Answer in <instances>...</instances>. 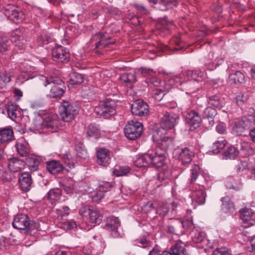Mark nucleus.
<instances>
[{"label": "nucleus", "instance_id": "obj_1", "mask_svg": "<svg viewBox=\"0 0 255 255\" xmlns=\"http://www.w3.org/2000/svg\"><path fill=\"white\" fill-rule=\"evenodd\" d=\"M167 131L163 128H156L152 136L153 141L156 142V147L166 151L173 146V139L166 135Z\"/></svg>", "mask_w": 255, "mask_h": 255}, {"label": "nucleus", "instance_id": "obj_2", "mask_svg": "<svg viewBox=\"0 0 255 255\" xmlns=\"http://www.w3.org/2000/svg\"><path fill=\"white\" fill-rule=\"evenodd\" d=\"M4 14L15 23L21 22L25 18L24 12L16 6L7 4L3 6Z\"/></svg>", "mask_w": 255, "mask_h": 255}, {"label": "nucleus", "instance_id": "obj_3", "mask_svg": "<svg viewBox=\"0 0 255 255\" xmlns=\"http://www.w3.org/2000/svg\"><path fill=\"white\" fill-rule=\"evenodd\" d=\"M142 131L141 123L133 121L129 122L125 128V136L130 140H134L139 137Z\"/></svg>", "mask_w": 255, "mask_h": 255}, {"label": "nucleus", "instance_id": "obj_4", "mask_svg": "<svg viewBox=\"0 0 255 255\" xmlns=\"http://www.w3.org/2000/svg\"><path fill=\"white\" fill-rule=\"evenodd\" d=\"M45 80L46 84H44L45 86L51 83L54 84L50 92V97L53 98L60 99L64 94V90L63 88L59 85H61L63 81L59 77H53L49 79L46 78Z\"/></svg>", "mask_w": 255, "mask_h": 255}, {"label": "nucleus", "instance_id": "obj_5", "mask_svg": "<svg viewBox=\"0 0 255 255\" xmlns=\"http://www.w3.org/2000/svg\"><path fill=\"white\" fill-rule=\"evenodd\" d=\"M185 122L189 130L193 131L200 127L202 119L198 112L191 110L187 112Z\"/></svg>", "mask_w": 255, "mask_h": 255}, {"label": "nucleus", "instance_id": "obj_6", "mask_svg": "<svg viewBox=\"0 0 255 255\" xmlns=\"http://www.w3.org/2000/svg\"><path fill=\"white\" fill-rule=\"evenodd\" d=\"M179 119L178 115L173 112H165L161 119L160 128L172 129L177 124Z\"/></svg>", "mask_w": 255, "mask_h": 255}, {"label": "nucleus", "instance_id": "obj_7", "mask_svg": "<svg viewBox=\"0 0 255 255\" xmlns=\"http://www.w3.org/2000/svg\"><path fill=\"white\" fill-rule=\"evenodd\" d=\"M131 112L133 115L142 117L147 115L149 111L148 105L142 100L138 99L132 104Z\"/></svg>", "mask_w": 255, "mask_h": 255}, {"label": "nucleus", "instance_id": "obj_8", "mask_svg": "<svg viewBox=\"0 0 255 255\" xmlns=\"http://www.w3.org/2000/svg\"><path fill=\"white\" fill-rule=\"evenodd\" d=\"M95 112L97 115L105 118L113 116L116 113L111 104L106 101L100 102L99 105L95 108Z\"/></svg>", "mask_w": 255, "mask_h": 255}, {"label": "nucleus", "instance_id": "obj_9", "mask_svg": "<svg viewBox=\"0 0 255 255\" xmlns=\"http://www.w3.org/2000/svg\"><path fill=\"white\" fill-rule=\"evenodd\" d=\"M240 218L243 220L242 226L244 228H248L254 225L252 218L254 212L251 208L245 207L240 210Z\"/></svg>", "mask_w": 255, "mask_h": 255}, {"label": "nucleus", "instance_id": "obj_10", "mask_svg": "<svg viewBox=\"0 0 255 255\" xmlns=\"http://www.w3.org/2000/svg\"><path fill=\"white\" fill-rule=\"evenodd\" d=\"M30 219L25 214H19L16 215L12 223L14 228L19 230H24L29 225Z\"/></svg>", "mask_w": 255, "mask_h": 255}, {"label": "nucleus", "instance_id": "obj_11", "mask_svg": "<svg viewBox=\"0 0 255 255\" xmlns=\"http://www.w3.org/2000/svg\"><path fill=\"white\" fill-rule=\"evenodd\" d=\"M11 41L15 46L22 48L23 46L26 42L23 30L20 28H17L13 30L11 33Z\"/></svg>", "mask_w": 255, "mask_h": 255}, {"label": "nucleus", "instance_id": "obj_12", "mask_svg": "<svg viewBox=\"0 0 255 255\" xmlns=\"http://www.w3.org/2000/svg\"><path fill=\"white\" fill-rule=\"evenodd\" d=\"M18 183L21 189L23 191H28L32 184L31 175L28 172H23L18 174Z\"/></svg>", "mask_w": 255, "mask_h": 255}, {"label": "nucleus", "instance_id": "obj_13", "mask_svg": "<svg viewBox=\"0 0 255 255\" xmlns=\"http://www.w3.org/2000/svg\"><path fill=\"white\" fill-rule=\"evenodd\" d=\"M255 122V119L252 116L248 117H245L239 121L236 125V128L237 133H241L244 131L245 129H249L252 126L254 125Z\"/></svg>", "mask_w": 255, "mask_h": 255}, {"label": "nucleus", "instance_id": "obj_14", "mask_svg": "<svg viewBox=\"0 0 255 255\" xmlns=\"http://www.w3.org/2000/svg\"><path fill=\"white\" fill-rule=\"evenodd\" d=\"M65 177L71 179L73 177V169L74 167L75 160L69 152L65 154Z\"/></svg>", "mask_w": 255, "mask_h": 255}, {"label": "nucleus", "instance_id": "obj_15", "mask_svg": "<svg viewBox=\"0 0 255 255\" xmlns=\"http://www.w3.org/2000/svg\"><path fill=\"white\" fill-rule=\"evenodd\" d=\"M155 5V7L160 10H166L172 8L177 4V0H148Z\"/></svg>", "mask_w": 255, "mask_h": 255}, {"label": "nucleus", "instance_id": "obj_16", "mask_svg": "<svg viewBox=\"0 0 255 255\" xmlns=\"http://www.w3.org/2000/svg\"><path fill=\"white\" fill-rule=\"evenodd\" d=\"M97 163L100 165L107 166L110 163V152L105 148H100L97 151Z\"/></svg>", "mask_w": 255, "mask_h": 255}, {"label": "nucleus", "instance_id": "obj_17", "mask_svg": "<svg viewBox=\"0 0 255 255\" xmlns=\"http://www.w3.org/2000/svg\"><path fill=\"white\" fill-rule=\"evenodd\" d=\"M78 108L65 101V122H69L74 119L78 113Z\"/></svg>", "mask_w": 255, "mask_h": 255}, {"label": "nucleus", "instance_id": "obj_18", "mask_svg": "<svg viewBox=\"0 0 255 255\" xmlns=\"http://www.w3.org/2000/svg\"><path fill=\"white\" fill-rule=\"evenodd\" d=\"M120 226V222L118 218L112 217L107 219L105 228L107 230L112 232L113 236H117L118 228Z\"/></svg>", "mask_w": 255, "mask_h": 255}, {"label": "nucleus", "instance_id": "obj_19", "mask_svg": "<svg viewBox=\"0 0 255 255\" xmlns=\"http://www.w3.org/2000/svg\"><path fill=\"white\" fill-rule=\"evenodd\" d=\"M194 156V152L188 147H184L181 149L179 153L178 159L183 164L190 163Z\"/></svg>", "mask_w": 255, "mask_h": 255}, {"label": "nucleus", "instance_id": "obj_20", "mask_svg": "<svg viewBox=\"0 0 255 255\" xmlns=\"http://www.w3.org/2000/svg\"><path fill=\"white\" fill-rule=\"evenodd\" d=\"M165 78L168 80L169 84L171 85L176 84L177 87L186 82V78L184 72L179 74V75L167 76V77Z\"/></svg>", "mask_w": 255, "mask_h": 255}, {"label": "nucleus", "instance_id": "obj_21", "mask_svg": "<svg viewBox=\"0 0 255 255\" xmlns=\"http://www.w3.org/2000/svg\"><path fill=\"white\" fill-rule=\"evenodd\" d=\"M24 166V162L16 157L10 158L8 159V167L12 172H16Z\"/></svg>", "mask_w": 255, "mask_h": 255}, {"label": "nucleus", "instance_id": "obj_22", "mask_svg": "<svg viewBox=\"0 0 255 255\" xmlns=\"http://www.w3.org/2000/svg\"><path fill=\"white\" fill-rule=\"evenodd\" d=\"M169 233L176 235H182V221L178 219L171 221L167 226Z\"/></svg>", "mask_w": 255, "mask_h": 255}, {"label": "nucleus", "instance_id": "obj_23", "mask_svg": "<svg viewBox=\"0 0 255 255\" xmlns=\"http://www.w3.org/2000/svg\"><path fill=\"white\" fill-rule=\"evenodd\" d=\"M13 131L12 128H0V144H5L12 139Z\"/></svg>", "mask_w": 255, "mask_h": 255}, {"label": "nucleus", "instance_id": "obj_24", "mask_svg": "<svg viewBox=\"0 0 255 255\" xmlns=\"http://www.w3.org/2000/svg\"><path fill=\"white\" fill-rule=\"evenodd\" d=\"M151 161L150 154H145L137 157L134 161V164L138 167H148L150 166Z\"/></svg>", "mask_w": 255, "mask_h": 255}, {"label": "nucleus", "instance_id": "obj_25", "mask_svg": "<svg viewBox=\"0 0 255 255\" xmlns=\"http://www.w3.org/2000/svg\"><path fill=\"white\" fill-rule=\"evenodd\" d=\"M95 38L99 39V41L96 44V48H99L100 46L103 47L109 46V45L114 44L115 41L108 42L110 39L109 36H106L105 34L99 32L95 36Z\"/></svg>", "mask_w": 255, "mask_h": 255}, {"label": "nucleus", "instance_id": "obj_26", "mask_svg": "<svg viewBox=\"0 0 255 255\" xmlns=\"http://www.w3.org/2000/svg\"><path fill=\"white\" fill-rule=\"evenodd\" d=\"M151 164L150 166L156 168H159L166 165L165 164V157L164 153L152 156L150 155Z\"/></svg>", "mask_w": 255, "mask_h": 255}, {"label": "nucleus", "instance_id": "obj_27", "mask_svg": "<svg viewBox=\"0 0 255 255\" xmlns=\"http://www.w3.org/2000/svg\"><path fill=\"white\" fill-rule=\"evenodd\" d=\"M46 168L51 174L59 173L63 169L62 165L55 160L46 162Z\"/></svg>", "mask_w": 255, "mask_h": 255}, {"label": "nucleus", "instance_id": "obj_28", "mask_svg": "<svg viewBox=\"0 0 255 255\" xmlns=\"http://www.w3.org/2000/svg\"><path fill=\"white\" fill-rule=\"evenodd\" d=\"M185 246L186 245L183 242L181 241H178L171 248L170 250L174 255H188Z\"/></svg>", "mask_w": 255, "mask_h": 255}, {"label": "nucleus", "instance_id": "obj_29", "mask_svg": "<svg viewBox=\"0 0 255 255\" xmlns=\"http://www.w3.org/2000/svg\"><path fill=\"white\" fill-rule=\"evenodd\" d=\"M161 170L158 175V180L163 181L170 178L172 174V167L170 165L166 164L161 167Z\"/></svg>", "mask_w": 255, "mask_h": 255}, {"label": "nucleus", "instance_id": "obj_30", "mask_svg": "<svg viewBox=\"0 0 255 255\" xmlns=\"http://www.w3.org/2000/svg\"><path fill=\"white\" fill-rule=\"evenodd\" d=\"M83 80V76L81 74L76 72L71 73L68 77V86L69 88H72L70 87V85H76L81 84Z\"/></svg>", "mask_w": 255, "mask_h": 255}, {"label": "nucleus", "instance_id": "obj_31", "mask_svg": "<svg viewBox=\"0 0 255 255\" xmlns=\"http://www.w3.org/2000/svg\"><path fill=\"white\" fill-rule=\"evenodd\" d=\"M222 210L225 213L233 212L234 210V205L231 201L229 197L226 196L222 198Z\"/></svg>", "mask_w": 255, "mask_h": 255}, {"label": "nucleus", "instance_id": "obj_32", "mask_svg": "<svg viewBox=\"0 0 255 255\" xmlns=\"http://www.w3.org/2000/svg\"><path fill=\"white\" fill-rule=\"evenodd\" d=\"M52 57L54 61L63 62L64 61V49L62 46L57 45L52 50Z\"/></svg>", "mask_w": 255, "mask_h": 255}, {"label": "nucleus", "instance_id": "obj_33", "mask_svg": "<svg viewBox=\"0 0 255 255\" xmlns=\"http://www.w3.org/2000/svg\"><path fill=\"white\" fill-rule=\"evenodd\" d=\"M229 80L232 83L234 84H244L246 81L245 75L239 71L231 74L229 76Z\"/></svg>", "mask_w": 255, "mask_h": 255}, {"label": "nucleus", "instance_id": "obj_34", "mask_svg": "<svg viewBox=\"0 0 255 255\" xmlns=\"http://www.w3.org/2000/svg\"><path fill=\"white\" fill-rule=\"evenodd\" d=\"M16 148L18 154L22 157L28 155L30 152V147L28 143H17L16 144Z\"/></svg>", "mask_w": 255, "mask_h": 255}, {"label": "nucleus", "instance_id": "obj_35", "mask_svg": "<svg viewBox=\"0 0 255 255\" xmlns=\"http://www.w3.org/2000/svg\"><path fill=\"white\" fill-rule=\"evenodd\" d=\"M111 185L109 183H105L100 187V190L98 191L92 197V200L95 202H99L104 196V191L108 190Z\"/></svg>", "mask_w": 255, "mask_h": 255}, {"label": "nucleus", "instance_id": "obj_36", "mask_svg": "<svg viewBox=\"0 0 255 255\" xmlns=\"http://www.w3.org/2000/svg\"><path fill=\"white\" fill-rule=\"evenodd\" d=\"M86 133L89 136L97 138L100 135V129L95 124H90L86 128Z\"/></svg>", "mask_w": 255, "mask_h": 255}, {"label": "nucleus", "instance_id": "obj_37", "mask_svg": "<svg viewBox=\"0 0 255 255\" xmlns=\"http://www.w3.org/2000/svg\"><path fill=\"white\" fill-rule=\"evenodd\" d=\"M239 154V151L234 146H229L223 153V158L225 159H234Z\"/></svg>", "mask_w": 255, "mask_h": 255}, {"label": "nucleus", "instance_id": "obj_38", "mask_svg": "<svg viewBox=\"0 0 255 255\" xmlns=\"http://www.w3.org/2000/svg\"><path fill=\"white\" fill-rule=\"evenodd\" d=\"M136 76L134 73H125L122 74L120 79L123 83L127 84H131L136 81Z\"/></svg>", "mask_w": 255, "mask_h": 255}, {"label": "nucleus", "instance_id": "obj_39", "mask_svg": "<svg viewBox=\"0 0 255 255\" xmlns=\"http://www.w3.org/2000/svg\"><path fill=\"white\" fill-rule=\"evenodd\" d=\"M62 191L61 189L56 188L51 189L46 195L47 198L51 201L58 200L62 196Z\"/></svg>", "mask_w": 255, "mask_h": 255}, {"label": "nucleus", "instance_id": "obj_40", "mask_svg": "<svg viewBox=\"0 0 255 255\" xmlns=\"http://www.w3.org/2000/svg\"><path fill=\"white\" fill-rule=\"evenodd\" d=\"M56 121L51 116H46L43 120L42 122L39 123L40 128L43 129L44 128L53 129L55 126Z\"/></svg>", "mask_w": 255, "mask_h": 255}, {"label": "nucleus", "instance_id": "obj_41", "mask_svg": "<svg viewBox=\"0 0 255 255\" xmlns=\"http://www.w3.org/2000/svg\"><path fill=\"white\" fill-rule=\"evenodd\" d=\"M194 200L196 202L198 203L199 205H203L205 202V192L203 189H199L195 191L193 193Z\"/></svg>", "mask_w": 255, "mask_h": 255}, {"label": "nucleus", "instance_id": "obj_42", "mask_svg": "<svg viewBox=\"0 0 255 255\" xmlns=\"http://www.w3.org/2000/svg\"><path fill=\"white\" fill-rule=\"evenodd\" d=\"M185 77L186 78V82L193 80L195 81H199L198 78L201 77L203 75V73L198 71H187L184 72Z\"/></svg>", "mask_w": 255, "mask_h": 255}, {"label": "nucleus", "instance_id": "obj_43", "mask_svg": "<svg viewBox=\"0 0 255 255\" xmlns=\"http://www.w3.org/2000/svg\"><path fill=\"white\" fill-rule=\"evenodd\" d=\"M191 234L193 242L197 244L201 243L205 237V233L198 229L193 230Z\"/></svg>", "mask_w": 255, "mask_h": 255}, {"label": "nucleus", "instance_id": "obj_44", "mask_svg": "<svg viewBox=\"0 0 255 255\" xmlns=\"http://www.w3.org/2000/svg\"><path fill=\"white\" fill-rule=\"evenodd\" d=\"M39 161L35 157H29L26 158V163L31 171H35L38 169Z\"/></svg>", "mask_w": 255, "mask_h": 255}, {"label": "nucleus", "instance_id": "obj_45", "mask_svg": "<svg viewBox=\"0 0 255 255\" xmlns=\"http://www.w3.org/2000/svg\"><path fill=\"white\" fill-rule=\"evenodd\" d=\"M17 110V106L11 102H8L7 104V112L8 117L12 120H14L17 117L16 113Z\"/></svg>", "mask_w": 255, "mask_h": 255}, {"label": "nucleus", "instance_id": "obj_46", "mask_svg": "<svg viewBox=\"0 0 255 255\" xmlns=\"http://www.w3.org/2000/svg\"><path fill=\"white\" fill-rule=\"evenodd\" d=\"M75 150L77 155L82 159L86 158L88 156V152L83 143L81 142L78 143L75 146Z\"/></svg>", "mask_w": 255, "mask_h": 255}, {"label": "nucleus", "instance_id": "obj_47", "mask_svg": "<svg viewBox=\"0 0 255 255\" xmlns=\"http://www.w3.org/2000/svg\"><path fill=\"white\" fill-rule=\"evenodd\" d=\"M12 75L10 72L2 71L0 72V88H2L11 80Z\"/></svg>", "mask_w": 255, "mask_h": 255}, {"label": "nucleus", "instance_id": "obj_48", "mask_svg": "<svg viewBox=\"0 0 255 255\" xmlns=\"http://www.w3.org/2000/svg\"><path fill=\"white\" fill-rule=\"evenodd\" d=\"M227 143V141L223 138L216 141L213 145V152L214 153H218L220 150L224 148Z\"/></svg>", "mask_w": 255, "mask_h": 255}, {"label": "nucleus", "instance_id": "obj_49", "mask_svg": "<svg viewBox=\"0 0 255 255\" xmlns=\"http://www.w3.org/2000/svg\"><path fill=\"white\" fill-rule=\"evenodd\" d=\"M89 220L92 223L100 224L102 221L99 212L96 210H92L89 212Z\"/></svg>", "mask_w": 255, "mask_h": 255}, {"label": "nucleus", "instance_id": "obj_50", "mask_svg": "<svg viewBox=\"0 0 255 255\" xmlns=\"http://www.w3.org/2000/svg\"><path fill=\"white\" fill-rule=\"evenodd\" d=\"M182 221V235L184 233L185 230L190 231L194 230V226L192 219H187Z\"/></svg>", "mask_w": 255, "mask_h": 255}, {"label": "nucleus", "instance_id": "obj_51", "mask_svg": "<svg viewBox=\"0 0 255 255\" xmlns=\"http://www.w3.org/2000/svg\"><path fill=\"white\" fill-rule=\"evenodd\" d=\"M39 227V224L34 221H29V225L27 228L25 229V233L27 234H29L30 236L34 235L35 232L34 230H37Z\"/></svg>", "mask_w": 255, "mask_h": 255}, {"label": "nucleus", "instance_id": "obj_52", "mask_svg": "<svg viewBox=\"0 0 255 255\" xmlns=\"http://www.w3.org/2000/svg\"><path fill=\"white\" fill-rule=\"evenodd\" d=\"M11 41L6 37L0 38V53H3L9 48Z\"/></svg>", "mask_w": 255, "mask_h": 255}, {"label": "nucleus", "instance_id": "obj_53", "mask_svg": "<svg viewBox=\"0 0 255 255\" xmlns=\"http://www.w3.org/2000/svg\"><path fill=\"white\" fill-rule=\"evenodd\" d=\"M156 207V213L161 217H164L169 211V207L167 204H161Z\"/></svg>", "mask_w": 255, "mask_h": 255}, {"label": "nucleus", "instance_id": "obj_54", "mask_svg": "<svg viewBox=\"0 0 255 255\" xmlns=\"http://www.w3.org/2000/svg\"><path fill=\"white\" fill-rule=\"evenodd\" d=\"M217 114L216 111L210 107L206 108L203 112V117L206 119H213Z\"/></svg>", "mask_w": 255, "mask_h": 255}, {"label": "nucleus", "instance_id": "obj_55", "mask_svg": "<svg viewBox=\"0 0 255 255\" xmlns=\"http://www.w3.org/2000/svg\"><path fill=\"white\" fill-rule=\"evenodd\" d=\"M157 206V204L155 202H152L151 201L147 202L142 207V211L147 214L154 210V209Z\"/></svg>", "mask_w": 255, "mask_h": 255}, {"label": "nucleus", "instance_id": "obj_56", "mask_svg": "<svg viewBox=\"0 0 255 255\" xmlns=\"http://www.w3.org/2000/svg\"><path fill=\"white\" fill-rule=\"evenodd\" d=\"M209 104L217 108H221L222 105L220 101L219 98L215 95L212 96L208 98Z\"/></svg>", "mask_w": 255, "mask_h": 255}, {"label": "nucleus", "instance_id": "obj_57", "mask_svg": "<svg viewBox=\"0 0 255 255\" xmlns=\"http://www.w3.org/2000/svg\"><path fill=\"white\" fill-rule=\"evenodd\" d=\"M130 170V168L128 166H121L119 170H114L113 173L117 176H121L127 175Z\"/></svg>", "mask_w": 255, "mask_h": 255}, {"label": "nucleus", "instance_id": "obj_58", "mask_svg": "<svg viewBox=\"0 0 255 255\" xmlns=\"http://www.w3.org/2000/svg\"><path fill=\"white\" fill-rule=\"evenodd\" d=\"M153 97L157 101H160L165 95V91L161 89H155L153 91Z\"/></svg>", "mask_w": 255, "mask_h": 255}, {"label": "nucleus", "instance_id": "obj_59", "mask_svg": "<svg viewBox=\"0 0 255 255\" xmlns=\"http://www.w3.org/2000/svg\"><path fill=\"white\" fill-rule=\"evenodd\" d=\"M200 172V168L197 165H194L191 170V178L190 183H192L196 180Z\"/></svg>", "mask_w": 255, "mask_h": 255}, {"label": "nucleus", "instance_id": "obj_60", "mask_svg": "<svg viewBox=\"0 0 255 255\" xmlns=\"http://www.w3.org/2000/svg\"><path fill=\"white\" fill-rule=\"evenodd\" d=\"M146 82L149 86L153 85L154 86H159L161 82V80L155 77H151L146 80Z\"/></svg>", "mask_w": 255, "mask_h": 255}, {"label": "nucleus", "instance_id": "obj_61", "mask_svg": "<svg viewBox=\"0 0 255 255\" xmlns=\"http://www.w3.org/2000/svg\"><path fill=\"white\" fill-rule=\"evenodd\" d=\"M0 178L3 182H9L12 178V174L9 171H2Z\"/></svg>", "mask_w": 255, "mask_h": 255}, {"label": "nucleus", "instance_id": "obj_62", "mask_svg": "<svg viewBox=\"0 0 255 255\" xmlns=\"http://www.w3.org/2000/svg\"><path fill=\"white\" fill-rule=\"evenodd\" d=\"M247 101V96H245L242 93H239L236 97V102L239 106H242Z\"/></svg>", "mask_w": 255, "mask_h": 255}, {"label": "nucleus", "instance_id": "obj_63", "mask_svg": "<svg viewBox=\"0 0 255 255\" xmlns=\"http://www.w3.org/2000/svg\"><path fill=\"white\" fill-rule=\"evenodd\" d=\"M213 255H231V254L227 248H221L215 250Z\"/></svg>", "mask_w": 255, "mask_h": 255}, {"label": "nucleus", "instance_id": "obj_64", "mask_svg": "<svg viewBox=\"0 0 255 255\" xmlns=\"http://www.w3.org/2000/svg\"><path fill=\"white\" fill-rule=\"evenodd\" d=\"M134 6L135 8L136 11L140 13L141 14H145L148 13V10L143 5L139 4H134Z\"/></svg>", "mask_w": 255, "mask_h": 255}]
</instances>
